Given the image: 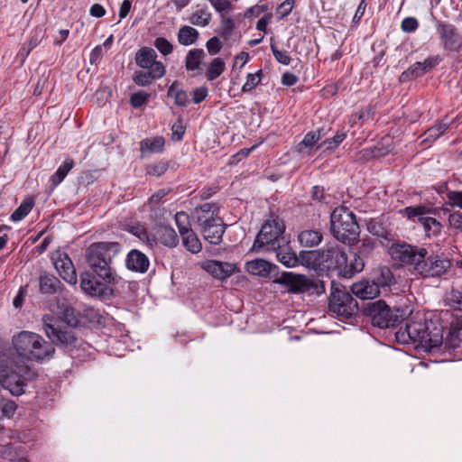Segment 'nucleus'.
I'll list each match as a JSON object with an SVG mask.
<instances>
[{"mask_svg": "<svg viewBox=\"0 0 462 462\" xmlns=\"http://www.w3.org/2000/svg\"><path fill=\"white\" fill-rule=\"evenodd\" d=\"M123 245L118 242L102 241L90 244L85 251L87 270L80 273V288L88 296L106 299L113 295L112 286L118 283L114 265Z\"/></svg>", "mask_w": 462, "mask_h": 462, "instance_id": "obj_1", "label": "nucleus"}, {"mask_svg": "<svg viewBox=\"0 0 462 462\" xmlns=\"http://www.w3.org/2000/svg\"><path fill=\"white\" fill-rule=\"evenodd\" d=\"M301 263L318 272L337 271L343 278H351L362 267L356 256L354 263L348 261V254L337 246L324 250L300 251Z\"/></svg>", "mask_w": 462, "mask_h": 462, "instance_id": "obj_2", "label": "nucleus"}, {"mask_svg": "<svg viewBox=\"0 0 462 462\" xmlns=\"http://www.w3.org/2000/svg\"><path fill=\"white\" fill-rule=\"evenodd\" d=\"M396 338L402 344L418 343L426 351L433 352L442 343V327L431 320L410 321L396 332Z\"/></svg>", "mask_w": 462, "mask_h": 462, "instance_id": "obj_3", "label": "nucleus"}, {"mask_svg": "<svg viewBox=\"0 0 462 462\" xmlns=\"http://www.w3.org/2000/svg\"><path fill=\"white\" fill-rule=\"evenodd\" d=\"M12 343L14 353L12 349H9V353L6 354L7 356L16 355L29 361L40 362L52 357L55 353L54 346L46 341L41 335L31 331L24 330L14 336Z\"/></svg>", "mask_w": 462, "mask_h": 462, "instance_id": "obj_4", "label": "nucleus"}, {"mask_svg": "<svg viewBox=\"0 0 462 462\" xmlns=\"http://www.w3.org/2000/svg\"><path fill=\"white\" fill-rule=\"evenodd\" d=\"M0 384L14 396L25 393L28 382L35 376L33 370L27 365H19L15 356H7L5 353L0 354Z\"/></svg>", "mask_w": 462, "mask_h": 462, "instance_id": "obj_5", "label": "nucleus"}, {"mask_svg": "<svg viewBox=\"0 0 462 462\" xmlns=\"http://www.w3.org/2000/svg\"><path fill=\"white\" fill-rule=\"evenodd\" d=\"M361 310L371 324L381 329L395 328L411 314L408 306L392 309L383 300L363 302Z\"/></svg>", "mask_w": 462, "mask_h": 462, "instance_id": "obj_6", "label": "nucleus"}, {"mask_svg": "<svg viewBox=\"0 0 462 462\" xmlns=\"http://www.w3.org/2000/svg\"><path fill=\"white\" fill-rule=\"evenodd\" d=\"M53 321L55 319L51 315H45L42 319V328L51 340L50 343L68 352L72 358H80L79 349L85 350V346L89 347V346L79 338L71 328L60 327Z\"/></svg>", "mask_w": 462, "mask_h": 462, "instance_id": "obj_7", "label": "nucleus"}, {"mask_svg": "<svg viewBox=\"0 0 462 462\" xmlns=\"http://www.w3.org/2000/svg\"><path fill=\"white\" fill-rule=\"evenodd\" d=\"M330 232L343 244L351 245L356 241L360 228L356 215L346 207L336 208L330 215Z\"/></svg>", "mask_w": 462, "mask_h": 462, "instance_id": "obj_8", "label": "nucleus"}, {"mask_svg": "<svg viewBox=\"0 0 462 462\" xmlns=\"http://www.w3.org/2000/svg\"><path fill=\"white\" fill-rule=\"evenodd\" d=\"M274 282L282 285L288 292L293 294L321 295L326 291V284L323 280L291 272L282 273L280 276L274 279Z\"/></svg>", "mask_w": 462, "mask_h": 462, "instance_id": "obj_9", "label": "nucleus"}, {"mask_svg": "<svg viewBox=\"0 0 462 462\" xmlns=\"http://www.w3.org/2000/svg\"><path fill=\"white\" fill-rule=\"evenodd\" d=\"M328 309L341 319H348L356 316L361 307L344 286L332 281Z\"/></svg>", "mask_w": 462, "mask_h": 462, "instance_id": "obj_10", "label": "nucleus"}, {"mask_svg": "<svg viewBox=\"0 0 462 462\" xmlns=\"http://www.w3.org/2000/svg\"><path fill=\"white\" fill-rule=\"evenodd\" d=\"M284 230L285 225L278 217L266 220L256 236L251 251L260 252L262 249L272 251L279 247L281 244L285 243L282 236Z\"/></svg>", "mask_w": 462, "mask_h": 462, "instance_id": "obj_11", "label": "nucleus"}, {"mask_svg": "<svg viewBox=\"0 0 462 462\" xmlns=\"http://www.w3.org/2000/svg\"><path fill=\"white\" fill-rule=\"evenodd\" d=\"M426 253V248L411 245L404 241H393L388 245V254L393 260L402 264L412 265L421 259Z\"/></svg>", "mask_w": 462, "mask_h": 462, "instance_id": "obj_12", "label": "nucleus"}, {"mask_svg": "<svg viewBox=\"0 0 462 462\" xmlns=\"http://www.w3.org/2000/svg\"><path fill=\"white\" fill-rule=\"evenodd\" d=\"M451 266L448 259H443L437 254H429L428 251L421 259H418L413 267L414 271L425 277H438L444 274Z\"/></svg>", "mask_w": 462, "mask_h": 462, "instance_id": "obj_13", "label": "nucleus"}, {"mask_svg": "<svg viewBox=\"0 0 462 462\" xmlns=\"http://www.w3.org/2000/svg\"><path fill=\"white\" fill-rule=\"evenodd\" d=\"M436 28L444 51L448 52L460 51L462 49V35L454 24L438 21Z\"/></svg>", "mask_w": 462, "mask_h": 462, "instance_id": "obj_14", "label": "nucleus"}, {"mask_svg": "<svg viewBox=\"0 0 462 462\" xmlns=\"http://www.w3.org/2000/svg\"><path fill=\"white\" fill-rule=\"evenodd\" d=\"M199 231L204 239L211 245H219L222 242L223 235L226 231V224L219 217L215 219L201 218L199 219Z\"/></svg>", "mask_w": 462, "mask_h": 462, "instance_id": "obj_15", "label": "nucleus"}, {"mask_svg": "<svg viewBox=\"0 0 462 462\" xmlns=\"http://www.w3.org/2000/svg\"><path fill=\"white\" fill-rule=\"evenodd\" d=\"M431 209L426 206H416V207H406L404 208V212L408 218L414 219V217H418V221L423 226L425 232L432 233L433 235H437L440 232L441 225L440 223L434 217H426Z\"/></svg>", "mask_w": 462, "mask_h": 462, "instance_id": "obj_16", "label": "nucleus"}, {"mask_svg": "<svg viewBox=\"0 0 462 462\" xmlns=\"http://www.w3.org/2000/svg\"><path fill=\"white\" fill-rule=\"evenodd\" d=\"M51 259L60 276L66 282L72 285L76 284L78 282V276L73 262L69 254L58 250L53 253Z\"/></svg>", "mask_w": 462, "mask_h": 462, "instance_id": "obj_17", "label": "nucleus"}, {"mask_svg": "<svg viewBox=\"0 0 462 462\" xmlns=\"http://www.w3.org/2000/svg\"><path fill=\"white\" fill-rule=\"evenodd\" d=\"M203 270L218 280H225L230 277L235 272V265L216 260H206L200 263Z\"/></svg>", "mask_w": 462, "mask_h": 462, "instance_id": "obj_18", "label": "nucleus"}, {"mask_svg": "<svg viewBox=\"0 0 462 462\" xmlns=\"http://www.w3.org/2000/svg\"><path fill=\"white\" fill-rule=\"evenodd\" d=\"M63 283L54 274L42 272L39 276V291L44 295L61 294Z\"/></svg>", "mask_w": 462, "mask_h": 462, "instance_id": "obj_19", "label": "nucleus"}, {"mask_svg": "<svg viewBox=\"0 0 462 462\" xmlns=\"http://www.w3.org/2000/svg\"><path fill=\"white\" fill-rule=\"evenodd\" d=\"M366 226L367 231L376 236L383 246H388L391 242L394 241V235L385 226L381 218H371Z\"/></svg>", "mask_w": 462, "mask_h": 462, "instance_id": "obj_20", "label": "nucleus"}, {"mask_svg": "<svg viewBox=\"0 0 462 462\" xmlns=\"http://www.w3.org/2000/svg\"><path fill=\"white\" fill-rule=\"evenodd\" d=\"M462 319H457L451 323L450 329L446 338L442 337V343L435 347V350L456 349L461 343Z\"/></svg>", "mask_w": 462, "mask_h": 462, "instance_id": "obj_21", "label": "nucleus"}, {"mask_svg": "<svg viewBox=\"0 0 462 462\" xmlns=\"http://www.w3.org/2000/svg\"><path fill=\"white\" fill-rule=\"evenodd\" d=\"M164 65L155 64V68L146 70H136L133 76V81L140 87H147L153 80L159 79L165 75Z\"/></svg>", "mask_w": 462, "mask_h": 462, "instance_id": "obj_22", "label": "nucleus"}, {"mask_svg": "<svg viewBox=\"0 0 462 462\" xmlns=\"http://www.w3.org/2000/svg\"><path fill=\"white\" fill-rule=\"evenodd\" d=\"M125 266L132 272L144 273L149 269L150 261L145 254L137 249H132L126 255Z\"/></svg>", "mask_w": 462, "mask_h": 462, "instance_id": "obj_23", "label": "nucleus"}, {"mask_svg": "<svg viewBox=\"0 0 462 462\" xmlns=\"http://www.w3.org/2000/svg\"><path fill=\"white\" fill-rule=\"evenodd\" d=\"M245 270L261 277H272L273 273L278 274V266L272 264L263 259H255L245 263Z\"/></svg>", "mask_w": 462, "mask_h": 462, "instance_id": "obj_24", "label": "nucleus"}, {"mask_svg": "<svg viewBox=\"0 0 462 462\" xmlns=\"http://www.w3.org/2000/svg\"><path fill=\"white\" fill-rule=\"evenodd\" d=\"M157 53L151 47L140 48L134 56L135 64L143 69H152L155 64L163 65L162 61L156 60Z\"/></svg>", "mask_w": 462, "mask_h": 462, "instance_id": "obj_25", "label": "nucleus"}, {"mask_svg": "<svg viewBox=\"0 0 462 462\" xmlns=\"http://www.w3.org/2000/svg\"><path fill=\"white\" fill-rule=\"evenodd\" d=\"M351 291L361 300L374 299L380 294L374 281L363 280L351 286Z\"/></svg>", "mask_w": 462, "mask_h": 462, "instance_id": "obj_26", "label": "nucleus"}, {"mask_svg": "<svg viewBox=\"0 0 462 462\" xmlns=\"http://www.w3.org/2000/svg\"><path fill=\"white\" fill-rule=\"evenodd\" d=\"M273 251L276 253L278 261L288 268L295 267L301 263L300 254L297 256L295 252L285 245V243L281 244V245L274 248Z\"/></svg>", "mask_w": 462, "mask_h": 462, "instance_id": "obj_27", "label": "nucleus"}, {"mask_svg": "<svg viewBox=\"0 0 462 462\" xmlns=\"http://www.w3.org/2000/svg\"><path fill=\"white\" fill-rule=\"evenodd\" d=\"M374 250V243L370 238H365L361 241L360 246L357 248V252L353 253L351 252L348 254V261L350 263H354L353 258L356 256V260L358 259L361 262V268L358 270V273H360L365 264V262L367 259L372 255L373 252Z\"/></svg>", "mask_w": 462, "mask_h": 462, "instance_id": "obj_28", "label": "nucleus"}, {"mask_svg": "<svg viewBox=\"0 0 462 462\" xmlns=\"http://www.w3.org/2000/svg\"><path fill=\"white\" fill-rule=\"evenodd\" d=\"M206 52L203 49H191L185 58V68L188 71L201 70L205 65Z\"/></svg>", "mask_w": 462, "mask_h": 462, "instance_id": "obj_29", "label": "nucleus"}, {"mask_svg": "<svg viewBox=\"0 0 462 462\" xmlns=\"http://www.w3.org/2000/svg\"><path fill=\"white\" fill-rule=\"evenodd\" d=\"M165 140L162 136L144 138L140 142L142 157L146 154L160 153L164 149Z\"/></svg>", "mask_w": 462, "mask_h": 462, "instance_id": "obj_30", "label": "nucleus"}, {"mask_svg": "<svg viewBox=\"0 0 462 462\" xmlns=\"http://www.w3.org/2000/svg\"><path fill=\"white\" fill-rule=\"evenodd\" d=\"M322 239V233L313 229L303 230L298 236L300 245L303 247L317 246L321 243Z\"/></svg>", "mask_w": 462, "mask_h": 462, "instance_id": "obj_31", "label": "nucleus"}, {"mask_svg": "<svg viewBox=\"0 0 462 462\" xmlns=\"http://www.w3.org/2000/svg\"><path fill=\"white\" fill-rule=\"evenodd\" d=\"M199 37V32L195 28L183 25L179 29L177 39L180 44L189 46L195 43Z\"/></svg>", "mask_w": 462, "mask_h": 462, "instance_id": "obj_32", "label": "nucleus"}, {"mask_svg": "<svg viewBox=\"0 0 462 462\" xmlns=\"http://www.w3.org/2000/svg\"><path fill=\"white\" fill-rule=\"evenodd\" d=\"M219 208L215 203H204L195 208V214L197 217V224L199 225V219L208 218L215 219L218 217Z\"/></svg>", "mask_w": 462, "mask_h": 462, "instance_id": "obj_33", "label": "nucleus"}, {"mask_svg": "<svg viewBox=\"0 0 462 462\" xmlns=\"http://www.w3.org/2000/svg\"><path fill=\"white\" fill-rule=\"evenodd\" d=\"M160 242L166 246L174 247L177 245L179 239L175 230L168 226H162L157 231Z\"/></svg>", "mask_w": 462, "mask_h": 462, "instance_id": "obj_34", "label": "nucleus"}, {"mask_svg": "<svg viewBox=\"0 0 462 462\" xmlns=\"http://www.w3.org/2000/svg\"><path fill=\"white\" fill-rule=\"evenodd\" d=\"M425 71L420 61H417L411 65L406 70H404L399 77L400 83H406L411 80H414L418 78L425 75Z\"/></svg>", "mask_w": 462, "mask_h": 462, "instance_id": "obj_35", "label": "nucleus"}, {"mask_svg": "<svg viewBox=\"0 0 462 462\" xmlns=\"http://www.w3.org/2000/svg\"><path fill=\"white\" fill-rule=\"evenodd\" d=\"M34 206V199L32 197L26 198L23 200L20 206L13 212L10 219L13 222L23 220L32 209Z\"/></svg>", "mask_w": 462, "mask_h": 462, "instance_id": "obj_36", "label": "nucleus"}, {"mask_svg": "<svg viewBox=\"0 0 462 462\" xmlns=\"http://www.w3.org/2000/svg\"><path fill=\"white\" fill-rule=\"evenodd\" d=\"M225 69L224 60L221 58H214L205 72V77L208 81H213L225 71Z\"/></svg>", "mask_w": 462, "mask_h": 462, "instance_id": "obj_37", "label": "nucleus"}, {"mask_svg": "<svg viewBox=\"0 0 462 462\" xmlns=\"http://www.w3.org/2000/svg\"><path fill=\"white\" fill-rule=\"evenodd\" d=\"M449 127L448 124L439 123L429 129H427L421 135L424 137L422 143H432L440 137Z\"/></svg>", "mask_w": 462, "mask_h": 462, "instance_id": "obj_38", "label": "nucleus"}, {"mask_svg": "<svg viewBox=\"0 0 462 462\" xmlns=\"http://www.w3.org/2000/svg\"><path fill=\"white\" fill-rule=\"evenodd\" d=\"M183 245L186 249L192 254H196L200 252L201 250V243L196 235V233L191 229L184 235H181Z\"/></svg>", "mask_w": 462, "mask_h": 462, "instance_id": "obj_39", "label": "nucleus"}, {"mask_svg": "<svg viewBox=\"0 0 462 462\" xmlns=\"http://www.w3.org/2000/svg\"><path fill=\"white\" fill-rule=\"evenodd\" d=\"M177 81H174L168 88L167 96L174 98V103L178 106H186L189 103L188 94L185 90L176 89Z\"/></svg>", "mask_w": 462, "mask_h": 462, "instance_id": "obj_40", "label": "nucleus"}, {"mask_svg": "<svg viewBox=\"0 0 462 462\" xmlns=\"http://www.w3.org/2000/svg\"><path fill=\"white\" fill-rule=\"evenodd\" d=\"M445 301L449 308L462 311V288H452L446 294Z\"/></svg>", "mask_w": 462, "mask_h": 462, "instance_id": "obj_41", "label": "nucleus"}, {"mask_svg": "<svg viewBox=\"0 0 462 462\" xmlns=\"http://www.w3.org/2000/svg\"><path fill=\"white\" fill-rule=\"evenodd\" d=\"M74 162L72 159L68 158L57 169L55 173L51 176V180L54 186H58L67 176L69 171L73 168Z\"/></svg>", "mask_w": 462, "mask_h": 462, "instance_id": "obj_42", "label": "nucleus"}, {"mask_svg": "<svg viewBox=\"0 0 462 462\" xmlns=\"http://www.w3.org/2000/svg\"><path fill=\"white\" fill-rule=\"evenodd\" d=\"M236 28L235 21L230 17L221 15L219 27L216 30L217 33L225 40H227Z\"/></svg>", "mask_w": 462, "mask_h": 462, "instance_id": "obj_43", "label": "nucleus"}, {"mask_svg": "<svg viewBox=\"0 0 462 462\" xmlns=\"http://www.w3.org/2000/svg\"><path fill=\"white\" fill-rule=\"evenodd\" d=\"M375 284L380 288H388L394 282V276L392 271L388 267H383L380 269V273L374 280Z\"/></svg>", "mask_w": 462, "mask_h": 462, "instance_id": "obj_44", "label": "nucleus"}, {"mask_svg": "<svg viewBox=\"0 0 462 462\" xmlns=\"http://www.w3.org/2000/svg\"><path fill=\"white\" fill-rule=\"evenodd\" d=\"M346 136H347V132H346L344 130L338 131L333 137L327 138L325 141H323L318 146V149L322 146H325L326 150L334 151L340 145V143L346 138Z\"/></svg>", "mask_w": 462, "mask_h": 462, "instance_id": "obj_45", "label": "nucleus"}, {"mask_svg": "<svg viewBox=\"0 0 462 462\" xmlns=\"http://www.w3.org/2000/svg\"><path fill=\"white\" fill-rule=\"evenodd\" d=\"M212 15L205 9L195 11L189 17V22L193 25L197 26H207L211 21Z\"/></svg>", "mask_w": 462, "mask_h": 462, "instance_id": "obj_46", "label": "nucleus"}, {"mask_svg": "<svg viewBox=\"0 0 462 462\" xmlns=\"http://www.w3.org/2000/svg\"><path fill=\"white\" fill-rule=\"evenodd\" d=\"M169 167L168 162L160 161L147 165L145 171L148 175L159 178L168 171Z\"/></svg>", "mask_w": 462, "mask_h": 462, "instance_id": "obj_47", "label": "nucleus"}, {"mask_svg": "<svg viewBox=\"0 0 462 462\" xmlns=\"http://www.w3.org/2000/svg\"><path fill=\"white\" fill-rule=\"evenodd\" d=\"M2 456L9 462H29L25 457L19 456L17 448L14 447L12 444L4 447Z\"/></svg>", "mask_w": 462, "mask_h": 462, "instance_id": "obj_48", "label": "nucleus"}, {"mask_svg": "<svg viewBox=\"0 0 462 462\" xmlns=\"http://www.w3.org/2000/svg\"><path fill=\"white\" fill-rule=\"evenodd\" d=\"M175 222L178 226L179 232L181 235L186 234L190 228L189 216L184 212L180 211L175 214Z\"/></svg>", "mask_w": 462, "mask_h": 462, "instance_id": "obj_49", "label": "nucleus"}, {"mask_svg": "<svg viewBox=\"0 0 462 462\" xmlns=\"http://www.w3.org/2000/svg\"><path fill=\"white\" fill-rule=\"evenodd\" d=\"M263 75L262 69H259L256 73H249L246 77V81L242 87V91L251 92L261 82V77Z\"/></svg>", "mask_w": 462, "mask_h": 462, "instance_id": "obj_50", "label": "nucleus"}, {"mask_svg": "<svg viewBox=\"0 0 462 462\" xmlns=\"http://www.w3.org/2000/svg\"><path fill=\"white\" fill-rule=\"evenodd\" d=\"M153 46L164 56L173 51L172 44L164 37H157L153 42Z\"/></svg>", "mask_w": 462, "mask_h": 462, "instance_id": "obj_51", "label": "nucleus"}, {"mask_svg": "<svg viewBox=\"0 0 462 462\" xmlns=\"http://www.w3.org/2000/svg\"><path fill=\"white\" fill-rule=\"evenodd\" d=\"M1 418H12L16 410H17V404L15 403V402L12 401V400H4L2 402H1Z\"/></svg>", "mask_w": 462, "mask_h": 462, "instance_id": "obj_52", "label": "nucleus"}, {"mask_svg": "<svg viewBox=\"0 0 462 462\" xmlns=\"http://www.w3.org/2000/svg\"><path fill=\"white\" fill-rule=\"evenodd\" d=\"M271 51L275 58V60L283 65H290L291 61V58L285 51H280L274 43H271L270 45Z\"/></svg>", "mask_w": 462, "mask_h": 462, "instance_id": "obj_53", "label": "nucleus"}, {"mask_svg": "<svg viewBox=\"0 0 462 462\" xmlns=\"http://www.w3.org/2000/svg\"><path fill=\"white\" fill-rule=\"evenodd\" d=\"M61 319L69 326H77L79 319L75 314V310L71 306H66L61 311Z\"/></svg>", "mask_w": 462, "mask_h": 462, "instance_id": "obj_54", "label": "nucleus"}, {"mask_svg": "<svg viewBox=\"0 0 462 462\" xmlns=\"http://www.w3.org/2000/svg\"><path fill=\"white\" fill-rule=\"evenodd\" d=\"M149 97L150 95L144 91L135 92L130 97V104L134 108L141 107L148 101Z\"/></svg>", "mask_w": 462, "mask_h": 462, "instance_id": "obj_55", "label": "nucleus"}, {"mask_svg": "<svg viewBox=\"0 0 462 462\" xmlns=\"http://www.w3.org/2000/svg\"><path fill=\"white\" fill-rule=\"evenodd\" d=\"M295 0H284L276 9L280 19L287 17L292 11Z\"/></svg>", "mask_w": 462, "mask_h": 462, "instance_id": "obj_56", "label": "nucleus"}, {"mask_svg": "<svg viewBox=\"0 0 462 462\" xmlns=\"http://www.w3.org/2000/svg\"><path fill=\"white\" fill-rule=\"evenodd\" d=\"M419 27V22L415 17H406L402 21L401 28L402 32H414Z\"/></svg>", "mask_w": 462, "mask_h": 462, "instance_id": "obj_57", "label": "nucleus"}, {"mask_svg": "<svg viewBox=\"0 0 462 462\" xmlns=\"http://www.w3.org/2000/svg\"><path fill=\"white\" fill-rule=\"evenodd\" d=\"M442 61V58L439 55L430 56L420 62L425 73L431 71Z\"/></svg>", "mask_w": 462, "mask_h": 462, "instance_id": "obj_58", "label": "nucleus"}, {"mask_svg": "<svg viewBox=\"0 0 462 462\" xmlns=\"http://www.w3.org/2000/svg\"><path fill=\"white\" fill-rule=\"evenodd\" d=\"M222 46H223L222 42H220V40L217 36H214V37L210 38L206 42V47H207L208 52L210 55L217 54L221 51Z\"/></svg>", "mask_w": 462, "mask_h": 462, "instance_id": "obj_59", "label": "nucleus"}, {"mask_svg": "<svg viewBox=\"0 0 462 462\" xmlns=\"http://www.w3.org/2000/svg\"><path fill=\"white\" fill-rule=\"evenodd\" d=\"M319 141V134H315L313 131L309 132L305 134L303 140L299 143L298 150L299 152H302V146L305 147H312Z\"/></svg>", "mask_w": 462, "mask_h": 462, "instance_id": "obj_60", "label": "nucleus"}, {"mask_svg": "<svg viewBox=\"0 0 462 462\" xmlns=\"http://www.w3.org/2000/svg\"><path fill=\"white\" fill-rule=\"evenodd\" d=\"M218 13L231 10L232 3L229 0H208Z\"/></svg>", "mask_w": 462, "mask_h": 462, "instance_id": "obj_61", "label": "nucleus"}, {"mask_svg": "<svg viewBox=\"0 0 462 462\" xmlns=\"http://www.w3.org/2000/svg\"><path fill=\"white\" fill-rule=\"evenodd\" d=\"M169 193L168 190H166L165 189H161L159 190H157L154 194H152L149 199H148V202L147 204L151 207V208H154V207H157L162 199Z\"/></svg>", "mask_w": 462, "mask_h": 462, "instance_id": "obj_62", "label": "nucleus"}, {"mask_svg": "<svg viewBox=\"0 0 462 462\" xmlns=\"http://www.w3.org/2000/svg\"><path fill=\"white\" fill-rule=\"evenodd\" d=\"M208 89L207 87H199L192 91V101L195 104L201 103L208 96Z\"/></svg>", "mask_w": 462, "mask_h": 462, "instance_id": "obj_63", "label": "nucleus"}, {"mask_svg": "<svg viewBox=\"0 0 462 462\" xmlns=\"http://www.w3.org/2000/svg\"><path fill=\"white\" fill-rule=\"evenodd\" d=\"M447 198L451 206H456L462 208V191H448Z\"/></svg>", "mask_w": 462, "mask_h": 462, "instance_id": "obj_64", "label": "nucleus"}]
</instances>
